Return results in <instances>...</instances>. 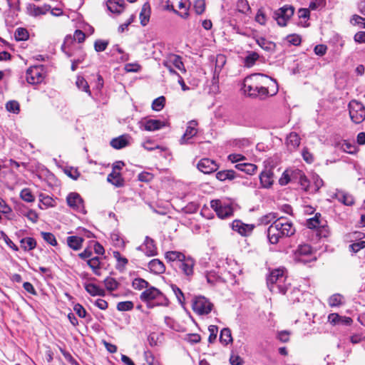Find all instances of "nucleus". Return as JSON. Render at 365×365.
I'll return each instance as SVG.
<instances>
[{
  "label": "nucleus",
  "instance_id": "1",
  "mask_svg": "<svg viewBox=\"0 0 365 365\" xmlns=\"http://www.w3.org/2000/svg\"><path fill=\"white\" fill-rule=\"evenodd\" d=\"M165 257L171 266L190 279L194 274L195 262L191 257H186L182 252L178 251H168L165 252Z\"/></svg>",
  "mask_w": 365,
  "mask_h": 365
},
{
  "label": "nucleus",
  "instance_id": "2",
  "mask_svg": "<svg viewBox=\"0 0 365 365\" xmlns=\"http://www.w3.org/2000/svg\"><path fill=\"white\" fill-rule=\"evenodd\" d=\"M259 91L260 99L275 95L278 91L276 80L262 73H253L247 76Z\"/></svg>",
  "mask_w": 365,
  "mask_h": 365
},
{
  "label": "nucleus",
  "instance_id": "3",
  "mask_svg": "<svg viewBox=\"0 0 365 365\" xmlns=\"http://www.w3.org/2000/svg\"><path fill=\"white\" fill-rule=\"evenodd\" d=\"M267 284L272 293L286 294L292 289L291 279L285 274L283 269H277L271 272L267 279Z\"/></svg>",
  "mask_w": 365,
  "mask_h": 365
},
{
  "label": "nucleus",
  "instance_id": "4",
  "mask_svg": "<svg viewBox=\"0 0 365 365\" xmlns=\"http://www.w3.org/2000/svg\"><path fill=\"white\" fill-rule=\"evenodd\" d=\"M348 108L350 118L354 123L359 124L365 120V107L361 102L352 100Z\"/></svg>",
  "mask_w": 365,
  "mask_h": 365
},
{
  "label": "nucleus",
  "instance_id": "5",
  "mask_svg": "<svg viewBox=\"0 0 365 365\" xmlns=\"http://www.w3.org/2000/svg\"><path fill=\"white\" fill-rule=\"evenodd\" d=\"M210 206L221 219L230 217L234 214V210L232 205L222 202L220 200H211Z\"/></svg>",
  "mask_w": 365,
  "mask_h": 365
},
{
  "label": "nucleus",
  "instance_id": "6",
  "mask_svg": "<svg viewBox=\"0 0 365 365\" xmlns=\"http://www.w3.org/2000/svg\"><path fill=\"white\" fill-rule=\"evenodd\" d=\"M213 308V304L208 299L203 296H198L195 298L192 302L193 311L200 315L208 314Z\"/></svg>",
  "mask_w": 365,
  "mask_h": 365
},
{
  "label": "nucleus",
  "instance_id": "7",
  "mask_svg": "<svg viewBox=\"0 0 365 365\" xmlns=\"http://www.w3.org/2000/svg\"><path fill=\"white\" fill-rule=\"evenodd\" d=\"M294 9L292 6L285 5L274 12L273 18L280 26H287V21L294 15Z\"/></svg>",
  "mask_w": 365,
  "mask_h": 365
},
{
  "label": "nucleus",
  "instance_id": "8",
  "mask_svg": "<svg viewBox=\"0 0 365 365\" xmlns=\"http://www.w3.org/2000/svg\"><path fill=\"white\" fill-rule=\"evenodd\" d=\"M43 66H33L26 71V81L30 84L41 83L44 79Z\"/></svg>",
  "mask_w": 365,
  "mask_h": 365
},
{
  "label": "nucleus",
  "instance_id": "9",
  "mask_svg": "<svg viewBox=\"0 0 365 365\" xmlns=\"http://www.w3.org/2000/svg\"><path fill=\"white\" fill-rule=\"evenodd\" d=\"M197 122L196 120H190L187 123L185 133L180 139V143L181 145H190L192 144V138L197 134Z\"/></svg>",
  "mask_w": 365,
  "mask_h": 365
},
{
  "label": "nucleus",
  "instance_id": "10",
  "mask_svg": "<svg viewBox=\"0 0 365 365\" xmlns=\"http://www.w3.org/2000/svg\"><path fill=\"white\" fill-rule=\"evenodd\" d=\"M68 205L73 210L86 214V210L83 205V200L81 195L77 192H71L66 197Z\"/></svg>",
  "mask_w": 365,
  "mask_h": 365
},
{
  "label": "nucleus",
  "instance_id": "11",
  "mask_svg": "<svg viewBox=\"0 0 365 365\" xmlns=\"http://www.w3.org/2000/svg\"><path fill=\"white\" fill-rule=\"evenodd\" d=\"M274 222H278L279 226L282 227H278V232L281 237H287L293 235L295 232V227H294L292 222H289L284 217H279Z\"/></svg>",
  "mask_w": 365,
  "mask_h": 365
},
{
  "label": "nucleus",
  "instance_id": "12",
  "mask_svg": "<svg viewBox=\"0 0 365 365\" xmlns=\"http://www.w3.org/2000/svg\"><path fill=\"white\" fill-rule=\"evenodd\" d=\"M232 229L238 232L242 236H250L255 227V225L253 224H245L240 220H235L232 224Z\"/></svg>",
  "mask_w": 365,
  "mask_h": 365
},
{
  "label": "nucleus",
  "instance_id": "13",
  "mask_svg": "<svg viewBox=\"0 0 365 365\" xmlns=\"http://www.w3.org/2000/svg\"><path fill=\"white\" fill-rule=\"evenodd\" d=\"M218 167L216 162L210 158H202L197 165V169L205 174H210L215 172L218 169Z\"/></svg>",
  "mask_w": 365,
  "mask_h": 365
},
{
  "label": "nucleus",
  "instance_id": "14",
  "mask_svg": "<svg viewBox=\"0 0 365 365\" xmlns=\"http://www.w3.org/2000/svg\"><path fill=\"white\" fill-rule=\"evenodd\" d=\"M160 297H163L165 300V297H164L163 293L157 288L154 287H148L145 291H143L140 296V299L143 302H148L151 300L158 299Z\"/></svg>",
  "mask_w": 365,
  "mask_h": 365
},
{
  "label": "nucleus",
  "instance_id": "15",
  "mask_svg": "<svg viewBox=\"0 0 365 365\" xmlns=\"http://www.w3.org/2000/svg\"><path fill=\"white\" fill-rule=\"evenodd\" d=\"M260 184L264 188H269L274 183V172L272 168H266L259 175Z\"/></svg>",
  "mask_w": 365,
  "mask_h": 365
},
{
  "label": "nucleus",
  "instance_id": "16",
  "mask_svg": "<svg viewBox=\"0 0 365 365\" xmlns=\"http://www.w3.org/2000/svg\"><path fill=\"white\" fill-rule=\"evenodd\" d=\"M141 126L148 131H155L161 129L166 125L165 122L157 119H148L141 121Z\"/></svg>",
  "mask_w": 365,
  "mask_h": 365
},
{
  "label": "nucleus",
  "instance_id": "17",
  "mask_svg": "<svg viewBox=\"0 0 365 365\" xmlns=\"http://www.w3.org/2000/svg\"><path fill=\"white\" fill-rule=\"evenodd\" d=\"M313 252L312 247L308 244L299 245L294 251V260L297 262H305L302 259L303 256H310Z\"/></svg>",
  "mask_w": 365,
  "mask_h": 365
},
{
  "label": "nucleus",
  "instance_id": "18",
  "mask_svg": "<svg viewBox=\"0 0 365 365\" xmlns=\"http://www.w3.org/2000/svg\"><path fill=\"white\" fill-rule=\"evenodd\" d=\"M26 10L28 14L30 16H38L46 14L51 10V6L48 4H44L42 6H38L34 4H29L26 6Z\"/></svg>",
  "mask_w": 365,
  "mask_h": 365
},
{
  "label": "nucleus",
  "instance_id": "19",
  "mask_svg": "<svg viewBox=\"0 0 365 365\" xmlns=\"http://www.w3.org/2000/svg\"><path fill=\"white\" fill-rule=\"evenodd\" d=\"M278 222H273L267 230L268 240L272 245L277 244L279 241V239L281 238L279 233L278 232ZM279 227H282L280 226Z\"/></svg>",
  "mask_w": 365,
  "mask_h": 365
},
{
  "label": "nucleus",
  "instance_id": "20",
  "mask_svg": "<svg viewBox=\"0 0 365 365\" xmlns=\"http://www.w3.org/2000/svg\"><path fill=\"white\" fill-rule=\"evenodd\" d=\"M242 90L244 93L250 97L260 98L259 91L247 77L244 79Z\"/></svg>",
  "mask_w": 365,
  "mask_h": 365
},
{
  "label": "nucleus",
  "instance_id": "21",
  "mask_svg": "<svg viewBox=\"0 0 365 365\" xmlns=\"http://www.w3.org/2000/svg\"><path fill=\"white\" fill-rule=\"evenodd\" d=\"M125 4L124 0H108L106 2L108 10L116 14H120L123 11Z\"/></svg>",
  "mask_w": 365,
  "mask_h": 365
},
{
  "label": "nucleus",
  "instance_id": "22",
  "mask_svg": "<svg viewBox=\"0 0 365 365\" xmlns=\"http://www.w3.org/2000/svg\"><path fill=\"white\" fill-rule=\"evenodd\" d=\"M143 247H145L146 255L150 257L157 255V247L155 241L150 237H145L143 245L140 246L138 249L141 250H143Z\"/></svg>",
  "mask_w": 365,
  "mask_h": 365
},
{
  "label": "nucleus",
  "instance_id": "23",
  "mask_svg": "<svg viewBox=\"0 0 365 365\" xmlns=\"http://www.w3.org/2000/svg\"><path fill=\"white\" fill-rule=\"evenodd\" d=\"M84 288L86 291L93 297L100 296L105 297L106 291L99 286L93 283H85Z\"/></svg>",
  "mask_w": 365,
  "mask_h": 365
},
{
  "label": "nucleus",
  "instance_id": "24",
  "mask_svg": "<svg viewBox=\"0 0 365 365\" xmlns=\"http://www.w3.org/2000/svg\"><path fill=\"white\" fill-rule=\"evenodd\" d=\"M148 268L151 272L155 274H163L165 271V267L162 261L153 259L148 263Z\"/></svg>",
  "mask_w": 365,
  "mask_h": 365
},
{
  "label": "nucleus",
  "instance_id": "25",
  "mask_svg": "<svg viewBox=\"0 0 365 365\" xmlns=\"http://www.w3.org/2000/svg\"><path fill=\"white\" fill-rule=\"evenodd\" d=\"M21 248L25 252L33 250L36 247V240L34 237H26L20 240Z\"/></svg>",
  "mask_w": 365,
  "mask_h": 365
},
{
  "label": "nucleus",
  "instance_id": "26",
  "mask_svg": "<svg viewBox=\"0 0 365 365\" xmlns=\"http://www.w3.org/2000/svg\"><path fill=\"white\" fill-rule=\"evenodd\" d=\"M150 6L149 3H145L141 9L140 13V24L143 26H146L150 20Z\"/></svg>",
  "mask_w": 365,
  "mask_h": 365
},
{
  "label": "nucleus",
  "instance_id": "27",
  "mask_svg": "<svg viewBox=\"0 0 365 365\" xmlns=\"http://www.w3.org/2000/svg\"><path fill=\"white\" fill-rule=\"evenodd\" d=\"M167 60L172 64L173 66H175L182 73L186 72V69L182 61V58L180 56L176 54H170L168 57Z\"/></svg>",
  "mask_w": 365,
  "mask_h": 365
},
{
  "label": "nucleus",
  "instance_id": "28",
  "mask_svg": "<svg viewBox=\"0 0 365 365\" xmlns=\"http://www.w3.org/2000/svg\"><path fill=\"white\" fill-rule=\"evenodd\" d=\"M256 43L264 51L268 52H273L276 48V44L267 40L264 37H259L256 39Z\"/></svg>",
  "mask_w": 365,
  "mask_h": 365
},
{
  "label": "nucleus",
  "instance_id": "29",
  "mask_svg": "<svg viewBox=\"0 0 365 365\" xmlns=\"http://www.w3.org/2000/svg\"><path fill=\"white\" fill-rule=\"evenodd\" d=\"M107 180L118 187H122L124 185V180L122 178L120 173L115 170H112L111 173L108 175Z\"/></svg>",
  "mask_w": 365,
  "mask_h": 365
},
{
  "label": "nucleus",
  "instance_id": "30",
  "mask_svg": "<svg viewBox=\"0 0 365 365\" xmlns=\"http://www.w3.org/2000/svg\"><path fill=\"white\" fill-rule=\"evenodd\" d=\"M83 239L78 236H69L67 237V244L73 250H78L82 247Z\"/></svg>",
  "mask_w": 365,
  "mask_h": 365
},
{
  "label": "nucleus",
  "instance_id": "31",
  "mask_svg": "<svg viewBox=\"0 0 365 365\" xmlns=\"http://www.w3.org/2000/svg\"><path fill=\"white\" fill-rule=\"evenodd\" d=\"M306 225L309 229H316L319 227H324V225L321 221V214L316 213L314 217H311L307 220Z\"/></svg>",
  "mask_w": 365,
  "mask_h": 365
},
{
  "label": "nucleus",
  "instance_id": "32",
  "mask_svg": "<svg viewBox=\"0 0 365 365\" xmlns=\"http://www.w3.org/2000/svg\"><path fill=\"white\" fill-rule=\"evenodd\" d=\"M236 177V173L233 170H221L216 173V178L220 181H225L226 180H232Z\"/></svg>",
  "mask_w": 365,
  "mask_h": 365
},
{
  "label": "nucleus",
  "instance_id": "33",
  "mask_svg": "<svg viewBox=\"0 0 365 365\" xmlns=\"http://www.w3.org/2000/svg\"><path fill=\"white\" fill-rule=\"evenodd\" d=\"M110 144L115 149H121L125 148L128 145L127 136L120 135L118 138H113Z\"/></svg>",
  "mask_w": 365,
  "mask_h": 365
},
{
  "label": "nucleus",
  "instance_id": "34",
  "mask_svg": "<svg viewBox=\"0 0 365 365\" xmlns=\"http://www.w3.org/2000/svg\"><path fill=\"white\" fill-rule=\"evenodd\" d=\"M114 258L117 260L118 263L116 264V269L119 270L120 272H123L126 266V264L128 263V260L121 256L120 253L118 251H114L113 252Z\"/></svg>",
  "mask_w": 365,
  "mask_h": 365
},
{
  "label": "nucleus",
  "instance_id": "35",
  "mask_svg": "<svg viewBox=\"0 0 365 365\" xmlns=\"http://www.w3.org/2000/svg\"><path fill=\"white\" fill-rule=\"evenodd\" d=\"M76 85L79 90L86 92L89 96H91V91L86 80L81 76L76 78Z\"/></svg>",
  "mask_w": 365,
  "mask_h": 365
},
{
  "label": "nucleus",
  "instance_id": "36",
  "mask_svg": "<svg viewBox=\"0 0 365 365\" xmlns=\"http://www.w3.org/2000/svg\"><path fill=\"white\" fill-rule=\"evenodd\" d=\"M235 168L249 175L254 174L257 169V165L252 163H239L235 165Z\"/></svg>",
  "mask_w": 365,
  "mask_h": 365
},
{
  "label": "nucleus",
  "instance_id": "37",
  "mask_svg": "<svg viewBox=\"0 0 365 365\" xmlns=\"http://www.w3.org/2000/svg\"><path fill=\"white\" fill-rule=\"evenodd\" d=\"M286 142L290 149H295L300 144V138L296 133H291L287 136Z\"/></svg>",
  "mask_w": 365,
  "mask_h": 365
},
{
  "label": "nucleus",
  "instance_id": "38",
  "mask_svg": "<svg viewBox=\"0 0 365 365\" xmlns=\"http://www.w3.org/2000/svg\"><path fill=\"white\" fill-rule=\"evenodd\" d=\"M220 341L224 345H227L232 341L231 330L229 328H223L220 331Z\"/></svg>",
  "mask_w": 365,
  "mask_h": 365
},
{
  "label": "nucleus",
  "instance_id": "39",
  "mask_svg": "<svg viewBox=\"0 0 365 365\" xmlns=\"http://www.w3.org/2000/svg\"><path fill=\"white\" fill-rule=\"evenodd\" d=\"M277 219V215L274 212H269L266 214L258 219L259 225H267L269 223H273Z\"/></svg>",
  "mask_w": 365,
  "mask_h": 365
},
{
  "label": "nucleus",
  "instance_id": "40",
  "mask_svg": "<svg viewBox=\"0 0 365 365\" xmlns=\"http://www.w3.org/2000/svg\"><path fill=\"white\" fill-rule=\"evenodd\" d=\"M103 282L106 289L109 292L116 290L120 285V283L115 278L110 277H106Z\"/></svg>",
  "mask_w": 365,
  "mask_h": 365
},
{
  "label": "nucleus",
  "instance_id": "41",
  "mask_svg": "<svg viewBox=\"0 0 365 365\" xmlns=\"http://www.w3.org/2000/svg\"><path fill=\"white\" fill-rule=\"evenodd\" d=\"M259 58V56L257 52H255V51L249 52L247 56L245 58V66H247L248 68L253 66Z\"/></svg>",
  "mask_w": 365,
  "mask_h": 365
},
{
  "label": "nucleus",
  "instance_id": "42",
  "mask_svg": "<svg viewBox=\"0 0 365 365\" xmlns=\"http://www.w3.org/2000/svg\"><path fill=\"white\" fill-rule=\"evenodd\" d=\"M73 310L76 313V314L81 318H87V322H90L92 320L91 316L88 315L86 310L85 308L80 304H76L73 307Z\"/></svg>",
  "mask_w": 365,
  "mask_h": 365
},
{
  "label": "nucleus",
  "instance_id": "43",
  "mask_svg": "<svg viewBox=\"0 0 365 365\" xmlns=\"http://www.w3.org/2000/svg\"><path fill=\"white\" fill-rule=\"evenodd\" d=\"M149 286L150 284L148 282L140 277L134 279L132 282V287H133V289L137 290H141L144 288L147 289Z\"/></svg>",
  "mask_w": 365,
  "mask_h": 365
},
{
  "label": "nucleus",
  "instance_id": "44",
  "mask_svg": "<svg viewBox=\"0 0 365 365\" xmlns=\"http://www.w3.org/2000/svg\"><path fill=\"white\" fill-rule=\"evenodd\" d=\"M20 197L26 202H34L35 197L29 188H24L20 192Z\"/></svg>",
  "mask_w": 365,
  "mask_h": 365
},
{
  "label": "nucleus",
  "instance_id": "45",
  "mask_svg": "<svg viewBox=\"0 0 365 365\" xmlns=\"http://www.w3.org/2000/svg\"><path fill=\"white\" fill-rule=\"evenodd\" d=\"M165 98L164 96H160L157 98H155L153 103H152V108L154 110H156V111H160L161 110L164 106H165Z\"/></svg>",
  "mask_w": 365,
  "mask_h": 365
},
{
  "label": "nucleus",
  "instance_id": "46",
  "mask_svg": "<svg viewBox=\"0 0 365 365\" xmlns=\"http://www.w3.org/2000/svg\"><path fill=\"white\" fill-rule=\"evenodd\" d=\"M14 36L16 41H26L29 38V33L24 28H18L14 33Z\"/></svg>",
  "mask_w": 365,
  "mask_h": 365
},
{
  "label": "nucleus",
  "instance_id": "47",
  "mask_svg": "<svg viewBox=\"0 0 365 365\" xmlns=\"http://www.w3.org/2000/svg\"><path fill=\"white\" fill-rule=\"evenodd\" d=\"M134 304L131 301L120 302L117 304V309L120 312L130 311L133 309Z\"/></svg>",
  "mask_w": 365,
  "mask_h": 365
},
{
  "label": "nucleus",
  "instance_id": "48",
  "mask_svg": "<svg viewBox=\"0 0 365 365\" xmlns=\"http://www.w3.org/2000/svg\"><path fill=\"white\" fill-rule=\"evenodd\" d=\"M41 235L42 236L44 241L52 246H56L58 245L56 239L53 234L51 232H41Z\"/></svg>",
  "mask_w": 365,
  "mask_h": 365
},
{
  "label": "nucleus",
  "instance_id": "49",
  "mask_svg": "<svg viewBox=\"0 0 365 365\" xmlns=\"http://www.w3.org/2000/svg\"><path fill=\"white\" fill-rule=\"evenodd\" d=\"M171 289L174 292L178 302L183 305L185 303V296L182 290L175 284H171Z\"/></svg>",
  "mask_w": 365,
  "mask_h": 365
},
{
  "label": "nucleus",
  "instance_id": "50",
  "mask_svg": "<svg viewBox=\"0 0 365 365\" xmlns=\"http://www.w3.org/2000/svg\"><path fill=\"white\" fill-rule=\"evenodd\" d=\"M237 11L242 14H247L250 11L247 0H238L237 3Z\"/></svg>",
  "mask_w": 365,
  "mask_h": 365
},
{
  "label": "nucleus",
  "instance_id": "51",
  "mask_svg": "<svg viewBox=\"0 0 365 365\" xmlns=\"http://www.w3.org/2000/svg\"><path fill=\"white\" fill-rule=\"evenodd\" d=\"M338 199L341 202L347 206H351L354 203V197L346 193L339 195Z\"/></svg>",
  "mask_w": 365,
  "mask_h": 365
},
{
  "label": "nucleus",
  "instance_id": "52",
  "mask_svg": "<svg viewBox=\"0 0 365 365\" xmlns=\"http://www.w3.org/2000/svg\"><path fill=\"white\" fill-rule=\"evenodd\" d=\"M40 202L45 206V207H49L53 206V199L45 194L41 193L39 195Z\"/></svg>",
  "mask_w": 365,
  "mask_h": 365
},
{
  "label": "nucleus",
  "instance_id": "53",
  "mask_svg": "<svg viewBox=\"0 0 365 365\" xmlns=\"http://www.w3.org/2000/svg\"><path fill=\"white\" fill-rule=\"evenodd\" d=\"M0 238H2L4 240L6 245L8 247H9L11 249H12L14 251H19V249L18 246H16L10 240V238L7 236V235L4 231L0 230Z\"/></svg>",
  "mask_w": 365,
  "mask_h": 365
},
{
  "label": "nucleus",
  "instance_id": "54",
  "mask_svg": "<svg viewBox=\"0 0 365 365\" xmlns=\"http://www.w3.org/2000/svg\"><path fill=\"white\" fill-rule=\"evenodd\" d=\"M6 108L9 112L18 113L20 110L19 103L16 101H9L6 104Z\"/></svg>",
  "mask_w": 365,
  "mask_h": 365
},
{
  "label": "nucleus",
  "instance_id": "55",
  "mask_svg": "<svg viewBox=\"0 0 365 365\" xmlns=\"http://www.w3.org/2000/svg\"><path fill=\"white\" fill-rule=\"evenodd\" d=\"M205 278H206L207 282L208 284H210L211 286H214L219 279V277L217 275L216 272L214 271L207 272L205 274Z\"/></svg>",
  "mask_w": 365,
  "mask_h": 365
},
{
  "label": "nucleus",
  "instance_id": "56",
  "mask_svg": "<svg viewBox=\"0 0 365 365\" xmlns=\"http://www.w3.org/2000/svg\"><path fill=\"white\" fill-rule=\"evenodd\" d=\"M343 296L339 294L331 295L329 299V304L331 307H336L341 304Z\"/></svg>",
  "mask_w": 365,
  "mask_h": 365
},
{
  "label": "nucleus",
  "instance_id": "57",
  "mask_svg": "<svg viewBox=\"0 0 365 365\" xmlns=\"http://www.w3.org/2000/svg\"><path fill=\"white\" fill-rule=\"evenodd\" d=\"M108 45V41L96 40L94 43V48L96 52L104 51Z\"/></svg>",
  "mask_w": 365,
  "mask_h": 365
},
{
  "label": "nucleus",
  "instance_id": "58",
  "mask_svg": "<svg viewBox=\"0 0 365 365\" xmlns=\"http://www.w3.org/2000/svg\"><path fill=\"white\" fill-rule=\"evenodd\" d=\"M226 63V58L224 55L220 54L217 56L216 63H215V72H220L224 65Z\"/></svg>",
  "mask_w": 365,
  "mask_h": 365
},
{
  "label": "nucleus",
  "instance_id": "59",
  "mask_svg": "<svg viewBox=\"0 0 365 365\" xmlns=\"http://www.w3.org/2000/svg\"><path fill=\"white\" fill-rule=\"evenodd\" d=\"M208 330L210 332V336L208 337V341H209V343L212 344L215 341V339L217 338V334L218 332V327L215 325H210L208 327Z\"/></svg>",
  "mask_w": 365,
  "mask_h": 365
},
{
  "label": "nucleus",
  "instance_id": "60",
  "mask_svg": "<svg viewBox=\"0 0 365 365\" xmlns=\"http://www.w3.org/2000/svg\"><path fill=\"white\" fill-rule=\"evenodd\" d=\"M194 9L197 14H202L205 10V0H196L194 4Z\"/></svg>",
  "mask_w": 365,
  "mask_h": 365
},
{
  "label": "nucleus",
  "instance_id": "61",
  "mask_svg": "<svg viewBox=\"0 0 365 365\" xmlns=\"http://www.w3.org/2000/svg\"><path fill=\"white\" fill-rule=\"evenodd\" d=\"M145 361L148 365H160L158 361L155 360L153 354L150 351H145L144 352Z\"/></svg>",
  "mask_w": 365,
  "mask_h": 365
},
{
  "label": "nucleus",
  "instance_id": "62",
  "mask_svg": "<svg viewBox=\"0 0 365 365\" xmlns=\"http://www.w3.org/2000/svg\"><path fill=\"white\" fill-rule=\"evenodd\" d=\"M365 247V241H359L352 243L349 245V250L354 253L358 252L359 250Z\"/></svg>",
  "mask_w": 365,
  "mask_h": 365
},
{
  "label": "nucleus",
  "instance_id": "63",
  "mask_svg": "<svg viewBox=\"0 0 365 365\" xmlns=\"http://www.w3.org/2000/svg\"><path fill=\"white\" fill-rule=\"evenodd\" d=\"M341 148L344 152L350 154H353L356 151V147L347 141H344L341 145Z\"/></svg>",
  "mask_w": 365,
  "mask_h": 365
},
{
  "label": "nucleus",
  "instance_id": "64",
  "mask_svg": "<svg viewBox=\"0 0 365 365\" xmlns=\"http://www.w3.org/2000/svg\"><path fill=\"white\" fill-rule=\"evenodd\" d=\"M290 332L286 330L280 331L277 332V338L281 342L286 343L289 341Z\"/></svg>",
  "mask_w": 365,
  "mask_h": 365
}]
</instances>
